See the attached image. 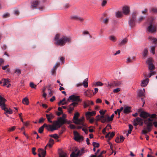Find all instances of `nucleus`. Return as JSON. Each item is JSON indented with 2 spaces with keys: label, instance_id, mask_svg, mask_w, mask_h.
I'll return each mask as SVG.
<instances>
[{
  "label": "nucleus",
  "instance_id": "nucleus-1",
  "mask_svg": "<svg viewBox=\"0 0 157 157\" xmlns=\"http://www.w3.org/2000/svg\"><path fill=\"white\" fill-rule=\"evenodd\" d=\"M59 37L60 35L59 34L56 35L55 36V44L57 45L63 46L67 43H70L71 42V38L70 37L64 36L59 39Z\"/></svg>",
  "mask_w": 157,
  "mask_h": 157
},
{
  "label": "nucleus",
  "instance_id": "nucleus-2",
  "mask_svg": "<svg viewBox=\"0 0 157 157\" xmlns=\"http://www.w3.org/2000/svg\"><path fill=\"white\" fill-rule=\"evenodd\" d=\"M154 121L153 119H151L150 118H148L144 121V124L146 125V127H144V129L142 131V134L146 135L148 132H150L151 131L153 125L151 121Z\"/></svg>",
  "mask_w": 157,
  "mask_h": 157
},
{
  "label": "nucleus",
  "instance_id": "nucleus-3",
  "mask_svg": "<svg viewBox=\"0 0 157 157\" xmlns=\"http://www.w3.org/2000/svg\"><path fill=\"white\" fill-rule=\"evenodd\" d=\"M153 59L151 58H150L147 59L146 63L148 65V68L150 73L148 76L144 75V76L145 77H148V78H150L152 75L156 74V72L153 70L155 67L153 64Z\"/></svg>",
  "mask_w": 157,
  "mask_h": 157
},
{
  "label": "nucleus",
  "instance_id": "nucleus-4",
  "mask_svg": "<svg viewBox=\"0 0 157 157\" xmlns=\"http://www.w3.org/2000/svg\"><path fill=\"white\" fill-rule=\"evenodd\" d=\"M154 18L151 17L148 19L147 22L148 23V26L147 30L151 33H155L157 29V25L153 22Z\"/></svg>",
  "mask_w": 157,
  "mask_h": 157
},
{
  "label": "nucleus",
  "instance_id": "nucleus-5",
  "mask_svg": "<svg viewBox=\"0 0 157 157\" xmlns=\"http://www.w3.org/2000/svg\"><path fill=\"white\" fill-rule=\"evenodd\" d=\"M84 119L83 117L81 118H78L77 121H74L73 122L75 124L78 125L77 126V129H81L83 127L86 126V124L84 122Z\"/></svg>",
  "mask_w": 157,
  "mask_h": 157
},
{
  "label": "nucleus",
  "instance_id": "nucleus-6",
  "mask_svg": "<svg viewBox=\"0 0 157 157\" xmlns=\"http://www.w3.org/2000/svg\"><path fill=\"white\" fill-rule=\"evenodd\" d=\"M74 135V139L76 141L80 142L83 140V137L80 135L76 131L73 132Z\"/></svg>",
  "mask_w": 157,
  "mask_h": 157
},
{
  "label": "nucleus",
  "instance_id": "nucleus-7",
  "mask_svg": "<svg viewBox=\"0 0 157 157\" xmlns=\"http://www.w3.org/2000/svg\"><path fill=\"white\" fill-rule=\"evenodd\" d=\"M6 101V99L0 95V107L2 110H5L6 109L5 102Z\"/></svg>",
  "mask_w": 157,
  "mask_h": 157
},
{
  "label": "nucleus",
  "instance_id": "nucleus-8",
  "mask_svg": "<svg viewBox=\"0 0 157 157\" xmlns=\"http://www.w3.org/2000/svg\"><path fill=\"white\" fill-rule=\"evenodd\" d=\"M68 100H71L72 101H75L77 102L81 101V100L79 98V96L75 95H72L69 97Z\"/></svg>",
  "mask_w": 157,
  "mask_h": 157
},
{
  "label": "nucleus",
  "instance_id": "nucleus-9",
  "mask_svg": "<svg viewBox=\"0 0 157 157\" xmlns=\"http://www.w3.org/2000/svg\"><path fill=\"white\" fill-rule=\"evenodd\" d=\"M78 104V102H73L70 104L67 108L68 112L69 113H71L74 110V107L76 106Z\"/></svg>",
  "mask_w": 157,
  "mask_h": 157
},
{
  "label": "nucleus",
  "instance_id": "nucleus-10",
  "mask_svg": "<svg viewBox=\"0 0 157 157\" xmlns=\"http://www.w3.org/2000/svg\"><path fill=\"white\" fill-rule=\"evenodd\" d=\"M39 4V2L38 0H35L31 2V5L30 8L31 9H33L36 8Z\"/></svg>",
  "mask_w": 157,
  "mask_h": 157
},
{
  "label": "nucleus",
  "instance_id": "nucleus-11",
  "mask_svg": "<svg viewBox=\"0 0 157 157\" xmlns=\"http://www.w3.org/2000/svg\"><path fill=\"white\" fill-rule=\"evenodd\" d=\"M45 127L46 128V129L48 131H50L52 132L54 130H58V128H56L55 127H54L53 125L47 124H45Z\"/></svg>",
  "mask_w": 157,
  "mask_h": 157
},
{
  "label": "nucleus",
  "instance_id": "nucleus-12",
  "mask_svg": "<svg viewBox=\"0 0 157 157\" xmlns=\"http://www.w3.org/2000/svg\"><path fill=\"white\" fill-rule=\"evenodd\" d=\"M128 41V39L127 38H125L119 41L118 44L120 46L124 45L127 44Z\"/></svg>",
  "mask_w": 157,
  "mask_h": 157
},
{
  "label": "nucleus",
  "instance_id": "nucleus-13",
  "mask_svg": "<svg viewBox=\"0 0 157 157\" xmlns=\"http://www.w3.org/2000/svg\"><path fill=\"white\" fill-rule=\"evenodd\" d=\"M141 117L146 119L148 117H150V114L144 111L141 112L140 115Z\"/></svg>",
  "mask_w": 157,
  "mask_h": 157
},
{
  "label": "nucleus",
  "instance_id": "nucleus-14",
  "mask_svg": "<svg viewBox=\"0 0 157 157\" xmlns=\"http://www.w3.org/2000/svg\"><path fill=\"white\" fill-rule=\"evenodd\" d=\"M130 12V8L128 6L124 7L122 8V12L125 15L128 14Z\"/></svg>",
  "mask_w": 157,
  "mask_h": 157
},
{
  "label": "nucleus",
  "instance_id": "nucleus-15",
  "mask_svg": "<svg viewBox=\"0 0 157 157\" xmlns=\"http://www.w3.org/2000/svg\"><path fill=\"white\" fill-rule=\"evenodd\" d=\"M74 152V154L75 155L77 156H80L84 153V150L83 149L81 150H78L77 149H76Z\"/></svg>",
  "mask_w": 157,
  "mask_h": 157
},
{
  "label": "nucleus",
  "instance_id": "nucleus-16",
  "mask_svg": "<svg viewBox=\"0 0 157 157\" xmlns=\"http://www.w3.org/2000/svg\"><path fill=\"white\" fill-rule=\"evenodd\" d=\"M46 116L48 121L50 123H52V121H51V120L54 117V116L52 113H51L49 114H46Z\"/></svg>",
  "mask_w": 157,
  "mask_h": 157
},
{
  "label": "nucleus",
  "instance_id": "nucleus-17",
  "mask_svg": "<svg viewBox=\"0 0 157 157\" xmlns=\"http://www.w3.org/2000/svg\"><path fill=\"white\" fill-rule=\"evenodd\" d=\"M115 133L114 132H112L111 133L110 132H109L108 134H107L106 135L105 137L106 138H108V142H109V141L113 137Z\"/></svg>",
  "mask_w": 157,
  "mask_h": 157
},
{
  "label": "nucleus",
  "instance_id": "nucleus-18",
  "mask_svg": "<svg viewBox=\"0 0 157 157\" xmlns=\"http://www.w3.org/2000/svg\"><path fill=\"white\" fill-rule=\"evenodd\" d=\"M121 82L120 81H114L112 83L108 84V86L110 87L114 86H118L121 85Z\"/></svg>",
  "mask_w": 157,
  "mask_h": 157
},
{
  "label": "nucleus",
  "instance_id": "nucleus-19",
  "mask_svg": "<svg viewBox=\"0 0 157 157\" xmlns=\"http://www.w3.org/2000/svg\"><path fill=\"white\" fill-rule=\"evenodd\" d=\"M96 114L95 111L87 112L86 113V116L87 118H90V116H93Z\"/></svg>",
  "mask_w": 157,
  "mask_h": 157
},
{
  "label": "nucleus",
  "instance_id": "nucleus-20",
  "mask_svg": "<svg viewBox=\"0 0 157 157\" xmlns=\"http://www.w3.org/2000/svg\"><path fill=\"white\" fill-rule=\"evenodd\" d=\"M136 21V20L130 19L128 21V23L129 26L131 28H133L135 26Z\"/></svg>",
  "mask_w": 157,
  "mask_h": 157
},
{
  "label": "nucleus",
  "instance_id": "nucleus-21",
  "mask_svg": "<svg viewBox=\"0 0 157 157\" xmlns=\"http://www.w3.org/2000/svg\"><path fill=\"white\" fill-rule=\"evenodd\" d=\"M60 125V124L58 120L54 121L53 122V125L54 127H55L56 128H57L58 129L59 128H60L62 126Z\"/></svg>",
  "mask_w": 157,
  "mask_h": 157
},
{
  "label": "nucleus",
  "instance_id": "nucleus-22",
  "mask_svg": "<svg viewBox=\"0 0 157 157\" xmlns=\"http://www.w3.org/2000/svg\"><path fill=\"white\" fill-rule=\"evenodd\" d=\"M149 82V79L148 78H146L145 80H143L141 83V86L142 87H145L146 86Z\"/></svg>",
  "mask_w": 157,
  "mask_h": 157
},
{
  "label": "nucleus",
  "instance_id": "nucleus-23",
  "mask_svg": "<svg viewBox=\"0 0 157 157\" xmlns=\"http://www.w3.org/2000/svg\"><path fill=\"white\" fill-rule=\"evenodd\" d=\"M131 109L130 107L126 106L125 107L123 110L124 113L127 114L131 112Z\"/></svg>",
  "mask_w": 157,
  "mask_h": 157
},
{
  "label": "nucleus",
  "instance_id": "nucleus-24",
  "mask_svg": "<svg viewBox=\"0 0 157 157\" xmlns=\"http://www.w3.org/2000/svg\"><path fill=\"white\" fill-rule=\"evenodd\" d=\"M59 64V63H56L53 67V68L52 69L51 72L52 75H55V73H56V70L58 67V66Z\"/></svg>",
  "mask_w": 157,
  "mask_h": 157
},
{
  "label": "nucleus",
  "instance_id": "nucleus-25",
  "mask_svg": "<svg viewBox=\"0 0 157 157\" xmlns=\"http://www.w3.org/2000/svg\"><path fill=\"white\" fill-rule=\"evenodd\" d=\"M38 152L40 153L42 155V157H44L46 154V151L43 149L39 148L38 150Z\"/></svg>",
  "mask_w": 157,
  "mask_h": 157
},
{
  "label": "nucleus",
  "instance_id": "nucleus-26",
  "mask_svg": "<svg viewBox=\"0 0 157 157\" xmlns=\"http://www.w3.org/2000/svg\"><path fill=\"white\" fill-rule=\"evenodd\" d=\"M145 90L144 88L140 90L138 93V95L140 97H143L144 95Z\"/></svg>",
  "mask_w": 157,
  "mask_h": 157
},
{
  "label": "nucleus",
  "instance_id": "nucleus-27",
  "mask_svg": "<svg viewBox=\"0 0 157 157\" xmlns=\"http://www.w3.org/2000/svg\"><path fill=\"white\" fill-rule=\"evenodd\" d=\"M93 90H88L85 91L84 92V95L86 96L89 97L91 94V93L93 92Z\"/></svg>",
  "mask_w": 157,
  "mask_h": 157
},
{
  "label": "nucleus",
  "instance_id": "nucleus-28",
  "mask_svg": "<svg viewBox=\"0 0 157 157\" xmlns=\"http://www.w3.org/2000/svg\"><path fill=\"white\" fill-rule=\"evenodd\" d=\"M57 120L60 124L61 125H62L65 122V119H63V117H60Z\"/></svg>",
  "mask_w": 157,
  "mask_h": 157
},
{
  "label": "nucleus",
  "instance_id": "nucleus-29",
  "mask_svg": "<svg viewBox=\"0 0 157 157\" xmlns=\"http://www.w3.org/2000/svg\"><path fill=\"white\" fill-rule=\"evenodd\" d=\"M6 109H5V110H4L5 111V113L7 116L8 117V116L7 114H12L13 113V112L10 108L9 109H8V108L6 107Z\"/></svg>",
  "mask_w": 157,
  "mask_h": 157
},
{
  "label": "nucleus",
  "instance_id": "nucleus-30",
  "mask_svg": "<svg viewBox=\"0 0 157 157\" xmlns=\"http://www.w3.org/2000/svg\"><path fill=\"white\" fill-rule=\"evenodd\" d=\"M9 81L8 79H4L3 86H5L6 85H8L7 87H9L10 86V84H9Z\"/></svg>",
  "mask_w": 157,
  "mask_h": 157
},
{
  "label": "nucleus",
  "instance_id": "nucleus-31",
  "mask_svg": "<svg viewBox=\"0 0 157 157\" xmlns=\"http://www.w3.org/2000/svg\"><path fill=\"white\" fill-rule=\"evenodd\" d=\"M148 39L152 42L156 44L157 41V39L154 38L151 36H149L148 37Z\"/></svg>",
  "mask_w": 157,
  "mask_h": 157
},
{
  "label": "nucleus",
  "instance_id": "nucleus-32",
  "mask_svg": "<svg viewBox=\"0 0 157 157\" xmlns=\"http://www.w3.org/2000/svg\"><path fill=\"white\" fill-rule=\"evenodd\" d=\"M150 13L157 14V8H152L149 10Z\"/></svg>",
  "mask_w": 157,
  "mask_h": 157
},
{
  "label": "nucleus",
  "instance_id": "nucleus-33",
  "mask_svg": "<svg viewBox=\"0 0 157 157\" xmlns=\"http://www.w3.org/2000/svg\"><path fill=\"white\" fill-rule=\"evenodd\" d=\"M22 102L24 104L28 105L29 104L28 99L26 97L24 98L22 100Z\"/></svg>",
  "mask_w": 157,
  "mask_h": 157
},
{
  "label": "nucleus",
  "instance_id": "nucleus-34",
  "mask_svg": "<svg viewBox=\"0 0 157 157\" xmlns=\"http://www.w3.org/2000/svg\"><path fill=\"white\" fill-rule=\"evenodd\" d=\"M59 157H67V154L65 152L62 151L59 154Z\"/></svg>",
  "mask_w": 157,
  "mask_h": 157
},
{
  "label": "nucleus",
  "instance_id": "nucleus-35",
  "mask_svg": "<svg viewBox=\"0 0 157 157\" xmlns=\"http://www.w3.org/2000/svg\"><path fill=\"white\" fill-rule=\"evenodd\" d=\"M88 78H86L82 82V84L83 85V86L84 87L86 88L88 86Z\"/></svg>",
  "mask_w": 157,
  "mask_h": 157
},
{
  "label": "nucleus",
  "instance_id": "nucleus-36",
  "mask_svg": "<svg viewBox=\"0 0 157 157\" xmlns=\"http://www.w3.org/2000/svg\"><path fill=\"white\" fill-rule=\"evenodd\" d=\"M45 124H44L42 126L40 127L38 130V132L40 133H42L43 131L44 127H45Z\"/></svg>",
  "mask_w": 157,
  "mask_h": 157
},
{
  "label": "nucleus",
  "instance_id": "nucleus-37",
  "mask_svg": "<svg viewBox=\"0 0 157 157\" xmlns=\"http://www.w3.org/2000/svg\"><path fill=\"white\" fill-rule=\"evenodd\" d=\"M66 99L65 98H64L62 100H60L58 103V105H60L61 104L62 105H64L67 103L66 102H64L65 101Z\"/></svg>",
  "mask_w": 157,
  "mask_h": 157
},
{
  "label": "nucleus",
  "instance_id": "nucleus-38",
  "mask_svg": "<svg viewBox=\"0 0 157 157\" xmlns=\"http://www.w3.org/2000/svg\"><path fill=\"white\" fill-rule=\"evenodd\" d=\"M109 39L113 42H115L117 40V38L115 36H111L109 37Z\"/></svg>",
  "mask_w": 157,
  "mask_h": 157
},
{
  "label": "nucleus",
  "instance_id": "nucleus-39",
  "mask_svg": "<svg viewBox=\"0 0 157 157\" xmlns=\"http://www.w3.org/2000/svg\"><path fill=\"white\" fill-rule=\"evenodd\" d=\"M14 73L16 74L17 75H19L21 73V70L18 68H16L14 69Z\"/></svg>",
  "mask_w": 157,
  "mask_h": 157
},
{
  "label": "nucleus",
  "instance_id": "nucleus-40",
  "mask_svg": "<svg viewBox=\"0 0 157 157\" xmlns=\"http://www.w3.org/2000/svg\"><path fill=\"white\" fill-rule=\"evenodd\" d=\"M79 115V114L78 112H77L75 113L74 114V116L73 117V119L75 120V121H77L78 119V116Z\"/></svg>",
  "mask_w": 157,
  "mask_h": 157
},
{
  "label": "nucleus",
  "instance_id": "nucleus-41",
  "mask_svg": "<svg viewBox=\"0 0 157 157\" xmlns=\"http://www.w3.org/2000/svg\"><path fill=\"white\" fill-rule=\"evenodd\" d=\"M129 126V129L128 131V134H130L131 132V131L133 128V126L131 124H129L128 125Z\"/></svg>",
  "mask_w": 157,
  "mask_h": 157
},
{
  "label": "nucleus",
  "instance_id": "nucleus-42",
  "mask_svg": "<svg viewBox=\"0 0 157 157\" xmlns=\"http://www.w3.org/2000/svg\"><path fill=\"white\" fill-rule=\"evenodd\" d=\"M136 13L134 12L132 14V17L131 18H130V19H132V20H136Z\"/></svg>",
  "mask_w": 157,
  "mask_h": 157
},
{
  "label": "nucleus",
  "instance_id": "nucleus-43",
  "mask_svg": "<svg viewBox=\"0 0 157 157\" xmlns=\"http://www.w3.org/2000/svg\"><path fill=\"white\" fill-rule=\"evenodd\" d=\"M151 50L150 52L152 53L153 54H155V46H152L150 47Z\"/></svg>",
  "mask_w": 157,
  "mask_h": 157
},
{
  "label": "nucleus",
  "instance_id": "nucleus-44",
  "mask_svg": "<svg viewBox=\"0 0 157 157\" xmlns=\"http://www.w3.org/2000/svg\"><path fill=\"white\" fill-rule=\"evenodd\" d=\"M122 16V13L120 11H118L116 14V16L118 18Z\"/></svg>",
  "mask_w": 157,
  "mask_h": 157
},
{
  "label": "nucleus",
  "instance_id": "nucleus-45",
  "mask_svg": "<svg viewBox=\"0 0 157 157\" xmlns=\"http://www.w3.org/2000/svg\"><path fill=\"white\" fill-rule=\"evenodd\" d=\"M148 50L147 48H145L143 51V56L144 57H146L147 54Z\"/></svg>",
  "mask_w": 157,
  "mask_h": 157
},
{
  "label": "nucleus",
  "instance_id": "nucleus-46",
  "mask_svg": "<svg viewBox=\"0 0 157 157\" xmlns=\"http://www.w3.org/2000/svg\"><path fill=\"white\" fill-rule=\"evenodd\" d=\"M134 120L135 122H137L139 123H140L143 121L142 119L140 117H137L136 119Z\"/></svg>",
  "mask_w": 157,
  "mask_h": 157
},
{
  "label": "nucleus",
  "instance_id": "nucleus-47",
  "mask_svg": "<svg viewBox=\"0 0 157 157\" xmlns=\"http://www.w3.org/2000/svg\"><path fill=\"white\" fill-rule=\"evenodd\" d=\"M92 145L94 147L98 148L99 146V143L95 142H93L92 143Z\"/></svg>",
  "mask_w": 157,
  "mask_h": 157
},
{
  "label": "nucleus",
  "instance_id": "nucleus-48",
  "mask_svg": "<svg viewBox=\"0 0 157 157\" xmlns=\"http://www.w3.org/2000/svg\"><path fill=\"white\" fill-rule=\"evenodd\" d=\"M86 126L83 127L81 129H82V131H84L86 134H87L88 133V131L87 129L86 128Z\"/></svg>",
  "mask_w": 157,
  "mask_h": 157
},
{
  "label": "nucleus",
  "instance_id": "nucleus-49",
  "mask_svg": "<svg viewBox=\"0 0 157 157\" xmlns=\"http://www.w3.org/2000/svg\"><path fill=\"white\" fill-rule=\"evenodd\" d=\"M49 136L54 138L55 139H56L58 138V136L56 134H54L50 135H49Z\"/></svg>",
  "mask_w": 157,
  "mask_h": 157
},
{
  "label": "nucleus",
  "instance_id": "nucleus-50",
  "mask_svg": "<svg viewBox=\"0 0 157 157\" xmlns=\"http://www.w3.org/2000/svg\"><path fill=\"white\" fill-rule=\"evenodd\" d=\"M29 86L31 88L36 89V85H35L33 82H31L30 83Z\"/></svg>",
  "mask_w": 157,
  "mask_h": 157
},
{
  "label": "nucleus",
  "instance_id": "nucleus-51",
  "mask_svg": "<svg viewBox=\"0 0 157 157\" xmlns=\"http://www.w3.org/2000/svg\"><path fill=\"white\" fill-rule=\"evenodd\" d=\"M78 16L76 15L71 16V19L77 20Z\"/></svg>",
  "mask_w": 157,
  "mask_h": 157
},
{
  "label": "nucleus",
  "instance_id": "nucleus-52",
  "mask_svg": "<svg viewBox=\"0 0 157 157\" xmlns=\"http://www.w3.org/2000/svg\"><path fill=\"white\" fill-rule=\"evenodd\" d=\"M123 107H121L120 109H117V111H118V117H120V113L121 112V111L123 110Z\"/></svg>",
  "mask_w": 157,
  "mask_h": 157
},
{
  "label": "nucleus",
  "instance_id": "nucleus-53",
  "mask_svg": "<svg viewBox=\"0 0 157 157\" xmlns=\"http://www.w3.org/2000/svg\"><path fill=\"white\" fill-rule=\"evenodd\" d=\"M84 20V19L82 17L78 16L77 17V21H79L80 22H82Z\"/></svg>",
  "mask_w": 157,
  "mask_h": 157
},
{
  "label": "nucleus",
  "instance_id": "nucleus-54",
  "mask_svg": "<svg viewBox=\"0 0 157 157\" xmlns=\"http://www.w3.org/2000/svg\"><path fill=\"white\" fill-rule=\"evenodd\" d=\"M157 116V115L155 114H152L151 115L150 114V117L149 118H150L151 119H152V118H156Z\"/></svg>",
  "mask_w": 157,
  "mask_h": 157
},
{
  "label": "nucleus",
  "instance_id": "nucleus-55",
  "mask_svg": "<svg viewBox=\"0 0 157 157\" xmlns=\"http://www.w3.org/2000/svg\"><path fill=\"white\" fill-rule=\"evenodd\" d=\"M107 2L106 0H103L102 2L101 5L102 6H105Z\"/></svg>",
  "mask_w": 157,
  "mask_h": 157
},
{
  "label": "nucleus",
  "instance_id": "nucleus-56",
  "mask_svg": "<svg viewBox=\"0 0 157 157\" xmlns=\"http://www.w3.org/2000/svg\"><path fill=\"white\" fill-rule=\"evenodd\" d=\"M70 6V5L68 3H67L63 6V8L66 9L69 8Z\"/></svg>",
  "mask_w": 157,
  "mask_h": 157
},
{
  "label": "nucleus",
  "instance_id": "nucleus-57",
  "mask_svg": "<svg viewBox=\"0 0 157 157\" xmlns=\"http://www.w3.org/2000/svg\"><path fill=\"white\" fill-rule=\"evenodd\" d=\"M144 18V17L143 16H141L139 18L137 21L139 22H141Z\"/></svg>",
  "mask_w": 157,
  "mask_h": 157
},
{
  "label": "nucleus",
  "instance_id": "nucleus-58",
  "mask_svg": "<svg viewBox=\"0 0 157 157\" xmlns=\"http://www.w3.org/2000/svg\"><path fill=\"white\" fill-rule=\"evenodd\" d=\"M70 128L71 129H75L77 128V126H75L73 124H70L69 125Z\"/></svg>",
  "mask_w": 157,
  "mask_h": 157
},
{
  "label": "nucleus",
  "instance_id": "nucleus-59",
  "mask_svg": "<svg viewBox=\"0 0 157 157\" xmlns=\"http://www.w3.org/2000/svg\"><path fill=\"white\" fill-rule=\"evenodd\" d=\"M97 86H101L103 85V84L101 82H97L96 83Z\"/></svg>",
  "mask_w": 157,
  "mask_h": 157
},
{
  "label": "nucleus",
  "instance_id": "nucleus-60",
  "mask_svg": "<svg viewBox=\"0 0 157 157\" xmlns=\"http://www.w3.org/2000/svg\"><path fill=\"white\" fill-rule=\"evenodd\" d=\"M107 117L106 118V121L107 122H109L110 121H113L112 120L111 118L109 116L107 115Z\"/></svg>",
  "mask_w": 157,
  "mask_h": 157
},
{
  "label": "nucleus",
  "instance_id": "nucleus-61",
  "mask_svg": "<svg viewBox=\"0 0 157 157\" xmlns=\"http://www.w3.org/2000/svg\"><path fill=\"white\" fill-rule=\"evenodd\" d=\"M120 89L119 88H117L113 90V92L115 93H118L120 91Z\"/></svg>",
  "mask_w": 157,
  "mask_h": 157
},
{
  "label": "nucleus",
  "instance_id": "nucleus-62",
  "mask_svg": "<svg viewBox=\"0 0 157 157\" xmlns=\"http://www.w3.org/2000/svg\"><path fill=\"white\" fill-rule=\"evenodd\" d=\"M45 120V118H44L42 117L39 119V123H41L43 122Z\"/></svg>",
  "mask_w": 157,
  "mask_h": 157
},
{
  "label": "nucleus",
  "instance_id": "nucleus-63",
  "mask_svg": "<svg viewBox=\"0 0 157 157\" xmlns=\"http://www.w3.org/2000/svg\"><path fill=\"white\" fill-rule=\"evenodd\" d=\"M15 129V126H13L11 128H9L8 130V131L9 132H11L14 131Z\"/></svg>",
  "mask_w": 157,
  "mask_h": 157
},
{
  "label": "nucleus",
  "instance_id": "nucleus-64",
  "mask_svg": "<svg viewBox=\"0 0 157 157\" xmlns=\"http://www.w3.org/2000/svg\"><path fill=\"white\" fill-rule=\"evenodd\" d=\"M48 143L53 145L54 143V140L50 138Z\"/></svg>",
  "mask_w": 157,
  "mask_h": 157
}]
</instances>
